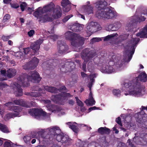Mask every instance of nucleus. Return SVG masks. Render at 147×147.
I'll return each mask as SVG.
<instances>
[{
    "mask_svg": "<svg viewBox=\"0 0 147 147\" xmlns=\"http://www.w3.org/2000/svg\"><path fill=\"white\" fill-rule=\"evenodd\" d=\"M94 52H91L86 55H82V58L84 62L89 61L87 66V69L90 72H92L98 67L100 69L101 72L104 73L111 74L115 72L117 70H120L122 64L119 60L118 57L115 55H110L109 58L110 60L107 62L105 57H94Z\"/></svg>",
    "mask_w": 147,
    "mask_h": 147,
    "instance_id": "1",
    "label": "nucleus"
},
{
    "mask_svg": "<svg viewBox=\"0 0 147 147\" xmlns=\"http://www.w3.org/2000/svg\"><path fill=\"white\" fill-rule=\"evenodd\" d=\"M147 75L144 71L141 72L137 78L129 81L124 82L122 85L121 90L125 91V95H131L136 96H142L145 93V88L141 86L138 84L139 81L144 82L146 81Z\"/></svg>",
    "mask_w": 147,
    "mask_h": 147,
    "instance_id": "2",
    "label": "nucleus"
},
{
    "mask_svg": "<svg viewBox=\"0 0 147 147\" xmlns=\"http://www.w3.org/2000/svg\"><path fill=\"white\" fill-rule=\"evenodd\" d=\"M38 73L36 71L31 72L28 76L26 74L20 75L17 79V83L13 85V89L15 91L14 93L16 96H20L22 95V91L20 87L28 86L29 84L27 81H30L35 82H38L41 80Z\"/></svg>",
    "mask_w": 147,
    "mask_h": 147,
    "instance_id": "3",
    "label": "nucleus"
},
{
    "mask_svg": "<svg viewBox=\"0 0 147 147\" xmlns=\"http://www.w3.org/2000/svg\"><path fill=\"white\" fill-rule=\"evenodd\" d=\"M117 0H112V2H115ZM108 0L97 1L94 4L95 7L97 9L95 15L98 18L107 19H111L115 17L116 14L110 8L107 7Z\"/></svg>",
    "mask_w": 147,
    "mask_h": 147,
    "instance_id": "4",
    "label": "nucleus"
},
{
    "mask_svg": "<svg viewBox=\"0 0 147 147\" xmlns=\"http://www.w3.org/2000/svg\"><path fill=\"white\" fill-rule=\"evenodd\" d=\"M40 131L42 133H48L53 137L55 138L57 141L61 142L65 147L68 146L71 143V140L67 135L61 132V129L58 126H52L47 129H41Z\"/></svg>",
    "mask_w": 147,
    "mask_h": 147,
    "instance_id": "5",
    "label": "nucleus"
},
{
    "mask_svg": "<svg viewBox=\"0 0 147 147\" xmlns=\"http://www.w3.org/2000/svg\"><path fill=\"white\" fill-rule=\"evenodd\" d=\"M57 8V10L55 9L54 11L52 16H51V15L49 14L42 15L44 13L41 7H39L36 9L34 12L33 14L41 23L51 22L54 19L58 18L61 16L62 11L61 9L59 7H58Z\"/></svg>",
    "mask_w": 147,
    "mask_h": 147,
    "instance_id": "6",
    "label": "nucleus"
},
{
    "mask_svg": "<svg viewBox=\"0 0 147 147\" xmlns=\"http://www.w3.org/2000/svg\"><path fill=\"white\" fill-rule=\"evenodd\" d=\"M81 74L84 79L85 80L87 78L89 80L87 86L89 88L90 92L88 98L85 101V102L88 106H92L94 105L95 103V101L92 96L91 88L94 82V78L96 77L97 74H91L90 75L89 77L87 74L82 72H81Z\"/></svg>",
    "mask_w": 147,
    "mask_h": 147,
    "instance_id": "7",
    "label": "nucleus"
},
{
    "mask_svg": "<svg viewBox=\"0 0 147 147\" xmlns=\"http://www.w3.org/2000/svg\"><path fill=\"white\" fill-rule=\"evenodd\" d=\"M5 105L7 107L8 110L13 111V112L8 113L5 115V120H8L14 117H20L21 115V112L22 109L20 107L13 106V103L11 102L5 103Z\"/></svg>",
    "mask_w": 147,
    "mask_h": 147,
    "instance_id": "8",
    "label": "nucleus"
},
{
    "mask_svg": "<svg viewBox=\"0 0 147 147\" xmlns=\"http://www.w3.org/2000/svg\"><path fill=\"white\" fill-rule=\"evenodd\" d=\"M5 105L7 107L8 110L13 111V112L8 113L5 115V120H8L14 117H20L21 115V112L22 109L20 107L13 106V103L11 102L5 103Z\"/></svg>",
    "mask_w": 147,
    "mask_h": 147,
    "instance_id": "9",
    "label": "nucleus"
},
{
    "mask_svg": "<svg viewBox=\"0 0 147 147\" xmlns=\"http://www.w3.org/2000/svg\"><path fill=\"white\" fill-rule=\"evenodd\" d=\"M65 38L71 40V44L73 47L77 48L82 45L84 41V38L80 37L78 34L68 31L65 34Z\"/></svg>",
    "mask_w": 147,
    "mask_h": 147,
    "instance_id": "10",
    "label": "nucleus"
},
{
    "mask_svg": "<svg viewBox=\"0 0 147 147\" xmlns=\"http://www.w3.org/2000/svg\"><path fill=\"white\" fill-rule=\"evenodd\" d=\"M139 40L140 39L138 38L132 39L130 41V46L129 47L128 49L126 52L127 56L124 59L125 61L128 62L131 60L134 53L136 45Z\"/></svg>",
    "mask_w": 147,
    "mask_h": 147,
    "instance_id": "11",
    "label": "nucleus"
},
{
    "mask_svg": "<svg viewBox=\"0 0 147 147\" xmlns=\"http://www.w3.org/2000/svg\"><path fill=\"white\" fill-rule=\"evenodd\" d=\"M142 15H145L147 16V10L144 11L142 15L138 17L136 16H133L131 17L129 23H127L125 26V29L127 31H131L133 30V25L132 24L137 22H140L144 21L146 20V18Z\"/></svg>",
    "mask_w": 147,
    "mask_h": 147,
    "instance_id": "12",
    "label": "nucleus"
},
{
    "mask_svg": "<svg viewBox=\"0 0 147 147\" xmlns=\"http://www.w3.org/2000/svg\"><path fill=\"white\" fill-rule=\"evenodd\" d=\"M28 112L31 115L35 118L39 119L49 118L50 115L49 113L47 114L41 109H30Z\"/></svg>",
    "mask_w": 147,
    "mask_h": 147,
    "instance_id": "13",
    "label": "nucleus"
},
{
    "mask_svg": "<svg viewBox=\"0 0 147 147\" xmlns=\"http://www.w3.org/2000/svg\"><path fill=\"white\" fill-rule=\"evenodd\" d=\"M43 102L45 103L46 106L48 109L51 111L52 112L57 113L58 115L59 116L65 114V113L64 111L61 108L51 105L50 100H44Z\"/></svg>",
    "mask_w": 147,
    "mask_h": 147,
    "instance_id": "14",
    "label": "nucleus"
},
{
    "mask_svg": "<svg viewBox=\"0 0 147 147\" xmlns=\"http://www.w3.org/2000/svg\"><path fill=\"white\" fill-rule=\"evenodd\" d=\"M43 88H44V90H42L39 88L38 86H36L34 90L36 91L38 90L39 91V93L37 92H32L30 93V95L33 97H37L41 95L42 93L43 94L45 93V90L52 93H55L59 91L55 87H49L48 86H44Z\"/></svg>",
    "mask_w": 147,
    "mask_h": 147,
    "instance_id": "15",
    "label": "nucleus"
},
{
    "mask_svg": "<svg viewBox=\"0 0 147 147\" xmlns=\"http://www.w3.org/2000/svg\"><path fill=\"white\" fill-rule=\"evenodd\" d=\"M70 96L69 93H66L64 92H62L61 95L52 96L51 100L55 103H59L62 104L63 103L62 102L63 100H65Z\"/></svg>",
    "mask_w": 147,
    "mask_h": 147,
    "instance_id": "16",
    "label": "nucleus"
},
{
    "mask_svg": "<svg viewBox=\"0 0 147 147\" xmlns=\"http://www.w3.org/2000/svg\"><path fill=\"white\" fill-rule=\"evenodd\" d=\"M142 110L140 112L136 114L135 115L136 121L140 123L145 121L147 117V115L144 113L147 112V107H145L142 106Z\"/></svg>",
    "mask_w": 147,
    "mask_h": 147,
    "instance_id": "17",
    "label": "nucleus"
},
{
    "mask_svg": "<svg viewBox=\"0 0 147 147\" xmlns=\"http://www.w3.org/2000/svg\"><path fill=\"white\" fill-rule=\"evenodd\" d=\"M1 74L0 79L1 80H6V77H12L16 75V72L15 69H9L7 71L5 70H1Z\"/></svg>",
    "mask_w": 147,
    "mask_h": 147,
    "instance_id": "18",
    "label": "nucleus"
},
{
    "mask_svg": "<svg viewBox=\"0 0 147 147\" xmlns=\"http://www.w3.org/2000/svg\"><path fill=\"white\" fill-rule=\"evenodd\" d=\"M66 125L70 128H71L73 131L76 133H77L79 131L77 127H81L86 126L87 127V129L90 130L91 129L90 127H88L87 125L84 124H78L76 122H68L65 123Z\"/></svg>",
    "mask_w": 147,
    "mask_h": 147,
    "instance_id": "19",
    "label": "nucleus"
},
{
    "mask_svg": "<svg viewBox=\"0 0 147 147\" xmlns=\"http://www.w3.org/2000/svg\"><path fill=\"white\" fill-rule=\"evenodd\" d=\"M39 61L37 58L34 57L31 61L24 65L23 66V68L25 70L34 69L37 66Z\"/></svg>",
    "mask_w": 147,
    "mask_h": 147,
    "instance_id": "20",
    "label": "nucleus"
},
{
    "mask_svg": "<svg viewBox=\"0 0 147 147\" xmlns=\"http://www.w3.org/2000/svg\"><path fill=\"white\" fill-rule=\"evenodd\" d=\"M98 23L96 22L92 21L89 22L87 24L86 29L87 33H88V36H90L92 33L97 30Z\"/></svg>",
    "mask_w": 147,
    "mask_h": 147,
    "instance_id": "21",
    "label": "nucleus"
},
{
    "mask_svg": "<svg viewBox=\"0 0 147 147\" xmlns=\"http://www.w3.org/2000/svg\"><path fill=\"white\" fill-rule=\"evenodd\" d=\"M54 4L52 3L48 5L45 6L42 9L44 13L46 12H49V13L47 15H51V16H52L55 10H57V9H58L57 8L58 7H59L61 10V7L59 6H57L54 9Z\"/></svg>",
    "mask_w": 147,
    "mask_h": 147,
    "instance_id": "22",
    "label": "nucleus"
},
{
    "mask_svg": "<svg viewBox=\"0 0 147 147\" xmlns=\"http://www.w3.org/2000/svg\"><path fill=\"white\" fill-rule=\"evenodd\" d=\"M43 39L40 38L38 40L32 43L30 45L31 49L34 51V54L37 55V52L40 48V45L43 42Z\"/></svg>",
    "mask_w": 147,
    "mask_h": 147,
    "instance_id": "23",
    "label": "nucleus"
},
{
    "mask_svg": "<svg viewBox=\"0 0 147 147\" xmlns=\"http://www.w3.org/2000/svg\"><path fill=\"white\" fill-rule=\"evenodd\" d=\"M93 7L90 5H84L82 7L80 11L81 13L85 15H89L93 13Z\"/></svg>",
    "mask_w": 147,
    "mask_h": 147,
    "instance_id": "24",
    "label": "nucleus"
},
{
    "mask_svg": "<svg viewBox=\"0 0 147 147\" xmlns=\"http://www.w3.org/2000/svg\"><path fill=\"white\" fill-rule=\"evenodd\" d=\"M70 2L68 0H63L61 3L62 6L63 7V10L65 12H67L70 9Z\"/></svg>",
    "mask_w": 147,
    "mask_h": 147,
    "instance_id": "25",
    "label": "nucleus"
},
{
    "mask_svg": "<svg viewBox=\"0 0 147 147\" xmlns=\"http://www.w3.org/2000/svg\"><path fill=\"white\" fill-rule=\"evenodd\" d=\"M117 34H113L109 35L104 37V40L105 41L109 42L110 43L113 44L114 42L115 37L117 36Z\"/></svg>",
    "mask_w": 147,
    "mask_h": 147,
    "instance_id": "26",
    "label": "nucleus"
},
{
    "mask_svg": "<svg viewBox=\"0 0 147 147\" xmlns=\"http://www.w3.org/2000/svg\"><path fill=\"white\" fill-rule=\"evenodd\" d=\"M136 35L140 38L147 37V25L141 31L137 34Z\"/></svg>",
    "mask_w": 147,
    "mask_h": 147,
    "instance_id": "27",
    "label": "nucleus"
},
{
    "mask_svg": "<svg viewBox=\"0 0 147 147\" xmlns=\"http://www.w3.org/2000/svg\"><path fill=\"white\" fill-rule=\"evenodd\" d=\"M14 102L16 105H19L24 107H28L30 106L27 105L26 101H23L22 100H15Z\"/></svg>",
    "mask_w": 147,
    "mask_h": 147,
    "instance_id": "28",
    "label": "nucleus"
},
{
    "mask_svg": "<svg viewBox=\"0 0 147 147\" xmlns=\"http://www.w3.org/2000/svg\"><path fill=\"white\" fill-rule=\"evenodd\" d=\"M37 133L36 132H32L31 134V136H26L24 138V139L26 143H28L31 139L34 138H36Z\"/></svg>",
    "mask_w": 147,
    "mask_h": 147,
    "instance_id": "29",
    "label": "nucleus"
},
{
    "mask_svg": "<svg viewBox=\"0 0 147 147\" xmlns=\"http://www.w3.org/2000/svg\"><path fill=\"white\" fill-rule=\"evenodd\" d=\"M66 69L67 71H70L71 70L74 69L75 67V65L74 63L70 62L69 63H67L64 66Z\"/></svg>",
    "mask_w": 147,
    "mask_h": 147,
    "instance_id": "30",
    "label": "nucleus"
},
{
    "mask_svg": "<svg viewBox=\"0 0 147 147\" xmlns=\"http://www.w3.org/2000/svg\"><path fill=\"white\" fill-rule=\"evenodd\" d=\"M98 132L102 134H108L110 132V130L106 127H100L98 129Z\"/></svg>",
    "mask_w": 147,
    "mask_h": 147,
    "instance_id": "31",
    "label": "nucleus"
},
{
    "mask_svg": "<svg viewBox=\"0 0 147 147\" xmlns=\"http://www.w3.org/2000/svg\"><path fill=\"white\" fill-rule=\"evenodd\" d=\"M68 48V46L67 45H61L60 46L59 52L61 54L66 53V52Z\"/></svg>",
    "mask_w": 147,
    "mask_h": 147,
    "instance_id": "32",
    "label": "nucleus"
},
{
    "mask_svg": "<svg viewBox=\"0 0 147 147\" xmlns=\"http://www.w3.org/2000/svg\"><path fill=\"white\" fill-rule=\"evenodd\" d=\"M0 130L3 132L8 133L9 132V130L6 126L0 123Z\"/></svg>",
    "mask_w": 147,
    "mask_h": 147,
    "instance_id": "33",
    "label": "nucleus"
},
{
    "mask_svg": "<svg viewBox=\"0 0 147 147\" xmlns=\"http://www.w3.org/2000/svg\"><path fill=\"white\" fill-rule=\"evenodd\" d=\"M113 24H111L108 25H107L105 27V29L107 31H114L116 29L113 28Z\"/></svg>",
    "mask_w": 147,
    "mask_h": 147,
    "instance_id": "34",
    "label": "nucleus"
},
{
    "mask_svg": "<svg viewBox=\"0 0 147 147\" xmlns=\"http://www.w3.org/2000/svg\"><path fill=\"white\" fill-rule=\"evenodd\" d=\"M112 93L113 94L117 97H119L120 96L121 92L120 90L119 89H113L112 90Z\"/></svg>",
    "mask_w": 147,
    "mask_h": 147,
    "instance_id": "35",
    "label": "nucleus"
},
{
    "mask_svg": "<svg viewBox=\"0 0 147 147\" xmlns=\"http://www.w3.org/2000/svg\"><path fill=\"white\" fill-rule=\"evenodd\" d=\"M116 122L121 126L120 127V129L122 130L124 132L125 131L126 129L121 127L122 126V124L121 123V118L120 117H118L116 119Z\"/></svg>",
    "mask_w": 147,
    "mask_h": 147,
    "instance_id": "36",
    "label": "nucleus"
},
{
    "mask_svg": "<svg viewBox=\"0 0 147 147\" xmlns=\"http://www.w3.org/2000/svg\"><path fill=\"white\" fill-rule=\"evenodd\" d=\"M113 28L116 29L114 31H116L118 30L121 26V24L119 22L114 23L113 24Z\"/></svg>",
    "mask_w": 147,
    "mask_h": 147,
    "instance_id": "37",
    "label": "nucleus"
},
{
    "mask_svg": "<svg viewBox=\"0 0 147 147\" xmlns=\"http://www.w3.org/2000/svg\"><path fill=\"white\" fill-rule=\"evenodd\" d=\"M61 142L58 141H55L51 145V147H61Z\"/></svg>",
    "mask_w": 147,
    "mask_h": 147,
    "instance_id": "38",
    "label": "nucleus"
},
{
    "mask_svg": "<svg viewBox=\"0 0 147 147\" xmlns=\"http://www.w3.org/2000/svg\"><path fill=\"white\" fill-rule=\"evenodd\" d=\"M8 86L5 83L3 82L0 83V90H5Z\"/></svg>",
    "mask_w": 147,
    "mask_h": 147,
    "instance_id": "39",
    "label": "nucleus"
},
{
    "mask_svg": "<svg viewBox=\"0 0 147 147\" xmlns=\"http://www.w3.org/2000/svg\"><path fill=\"white\" fill-rule=\"evenodd\" d=\"M102 40V38L96 37L93 38L91 40V42L93 43L98 42Z\"/></svg>",
    "mask_w": 147,
    "mask_h": 147,
    "instance_id": "40",
    "label": "nucleus"
},
{
    "mask_svg": "<svg viewBox=\"0 0 147 147\" xmlns=\"http://www.w3.org/2000/svg\"><path fill=\"white\" fill-rule=\"evenodd\" d=\"M27 5L26 4L25 2L22 3L20 5V7L22 11L24 10Z\"/></svg>",
    "mask_w": 147,
    "mask_h": 147,
    "instance_id": "41",
    "label": "nucleus"
},
{
    "mask_svg": "<svg viewBox=\"0 0 147 147\" xmlns=\"http://www.w3.org/2000/svg\"><path fill=\"white\" fill-rule=\"evenodd\" d=\"M75 98L77 104L80 107H83V102L79 99L78 97H76Z\"/></svg>",
    "mask_w": 147,
    "mask_h": 147,
    "instance_id": "42",
    "label": "nucleus"
},
{
    "mask_svg": "<svg viewBox=\"0 0 147 147\" xmlns=\"http://www.w3.org/2000/svg\"><path fill=\"white\" fill-rule=\"evenodd\" d=\"M83 29V27L82 26L79 24L78 26H77V27H76V28L75 29L76 30V31H74V32H78L79 31H80L82 30Z\"/></svg>",
    "mask_w": 147,
    "mask_h": 147,
    "instance_id": "43",
    "label": "nucleus"
},
{
    "mask_svg": "<svg viewBox=\"0 0 147 147\" xmlns=\"http://www.w3.org/2000/svg\"><path fill=\"white\" fill-rule=\"evenodd\" d=\"M79 24L78 23H75L72 25L71 27V29L72 31H76V28L77 26H78Z\"/></svg>",
    "mask_w": 147,
    "mask_h": 147,
    "instance_id": "44",
    "label": "nucleus"
},
{
    "mask_svg": "<svg viewBox=\"0 0 147 147\" xmlns=\"http://www.w3.org/2000/svg\"><path fill=\"white\" fill-rule=\"evenodd\" d=\"M10 16L9 14H6L3 18V22H7L10 18Z\"/></svg>",
    "mask_w": 147,
    "mask_h": 147,
    "instance_id": "45",
    "label": "nucleus"
},
{
    "mask_svg": "<svg viewBox=\"0 0 147 147\" xmlns=\"http://www.w3.org/2000/svg\"><path fill=\"white\" fill-rule=\"evenodd\" d=\"M73 16L72 15H70L68 16H67L66 17H65L64 19H63V21L64 22H66L69 19H70L71 17H72Z\"/></svg>",
    "mask_w": 147,
    "mask_h": 147,
    "instance_id": "46",
    "label": "nucleus"
},
{
    "mask_svg": "<svg viewBox=\"0 0 147 147\" xmlns=\"http://www.w3.org/2000/svg\"><path fill=\"white\" fill-rule=\"evenodd\" d=\"M10 4L12 8H17L19 7V5L17 3H11Z\"/></svg>",
    "mask_w": 147,
    "mask_h": 147,
    "instance_id": "47",
    "label": "nucleus"
},
{
    "mask_svg": "<svg viewBox=\"0 0 147 147\" xmlns=\"http://www.w3.org/2000/svg\"><path fill=\"white\" fill-rule=\"evenodd\" d=\"M10 38V36H3L2 37V38L4 41H7Z\"/></svg>",
    "mask_w": 147,
    "mask_h": 147,
    "instance_id": "48",
    "label": "nucleus"
},
{
    "mask_svg": "<svg viewBox=\"0 0 147 147\" xmlns=\"http://www.w3.org/2000/svg\"><path fill=\"white\" fill-rule=\"evenodd\" d=\"M34 30H32L28 32V34L29 37H31L33 36L34 34Z\"/></svg>",
    "mask_w": 147,
    "mask_h": 147,
    "instance_id": "49",
    "label": "nucleus"
},
{
    "mask_svg": "<svg viewBox=\"0 0 147 147\" xmlns=\"http://www.w3.org/2000/svg\"><path fill=\"white\" fill-rule=\"evenodd\" d=\"M26 102L27 103V105H28L30 106L29 107H30L31 106H32L33 107H35L37 105L36 103L33 101H32L31 102V105H30L29 104V102Z\"/></svg>",
    "mask_w": 147,
    "mask_h": 147,
    "instance_id": "50",
    "label": "nucleus"
},
{
    "mask_svg": "<svg viewBox=\"0 0 147 147\" xmlns=\"http://www.w3.org/2000/svg\"><path fill=\"white\" fill-rule=\"evenodd\" d=\"M50 37L51 39L54 40H55L56 39H57L58 37V36L55 34L51 35Z\"/></svg>",
    "mask_w": 147,
    "mask_h": 147,
    "instance_id": "51",
    "label": "nucleus"
},
{
    "mask_svg": "<svg viewBox=\"0 0 147 147\" xmlns=\"http://www.w3.org/2000/svg\"><path fill=\"white\" fill-rule=\"evenodd\" d=\"M24 52L25 54H27L30 50V48L28 47L27 48L24 49Z\"/></svg>",
    "mask_w": 147,
    "mask_h": 147,
    "instance_id": "52",
    "label": "nucleus"
},
{
    "mask_svg": "<svg viewBox=\"0 0 147 147\" xmlns=\"http://www.w3.org/2000/svg\"><path fill=\"white\" fill-rule=\"evenodd\" d=\"M78 142H77L76 144V145L77 146H79L80 147H83L82 146V144H80V143L81 144L82 143V144H83L84 143H85V142H81V141L80 140H78Z\"/></svg>",
    "mask_w": 147,
    "mask_h": 147,
    "instance_id": "53",
    "label": "nucleus"
},
{
    "mask_svg": "<svg viewBox=\"0 0 147 147\" xmlns=\"http://www.w3.org/2000/svg\"><path fill=\"white\" fill-rule=\"evenodd\" d=\"M82 68L84 71H86V63L85 62L84 63L82 64Z\"/></svg>",
    "mask_w": 147,
    "mask_h": 147,
    "instance_id": "54",
    "label": "nucleus"
},
{
    "mask_svg": "<svg viewBox=\"0 0 147 147\" xmlns=\"http://www.w3.org/2000/svg\"><path fill=\"white\" fill-rule=\"evenodd\" d=\"M77 15L78 17H79L85 20V17L83 15L79 13Z\"/></svg>",
    "mask_w": 147,
    "mask_h": 147,
    "instance_id": "55",
    "label": "nucleus"
},
{
    "mask_svg": "<svg viewBox=\"0 0 147 147\" xmlns=\"http://www.w3.org/2000/svg\"><path fill=\"white\" fill-rule=\"evenodd\" d=\"M96 109V107L94 106L92 107H91L89 108L88 109L89 112H90L91 111L93 110H95Z\"/></svg>",
    "mask_w": 147,
    "mask_h": 147,
    "instance_id": "56",
    "label": "nucleus"
},
{
    "mask_svg": "<svg viewBox=\"0 0 147 147\" xmlns=\"http://www.w3.org/2000/svg\"><path fill=\"white\" fill-rule=\"evenodd\" d=\"M11 0H3V2L5 4L10 3V2Z\"/></svg>",
    "mask_w": 147,
    "mask_h": 147,
    "instance_id": "57",
    "label": "nucleus"
},
{
    "mask_svg": "<svg viewBox=\"0 0 147 147\" xmlns=\"http://www.w3.org/2000/svg\"><path fill=\"white\" fill-rule=\"evenodd\" d=\"M113 130L115 131V133L116 134H118L119 132V131L117 130L116 129V127L115 126L113 128Z\"/></svg>",
    "mask_w": 147,
    "mask_h": 147,
    "instance_id": "58",
    "label": "nucleus"
},
{
    "mask_svg": "<svg viewBox=\"0 0 147 147\" xmlns=\"http://www.w3.org/2000/svg\"><path fill=\"white\" fill-rule=\"evenodd\" d=\"M66 88L64 86H62L61 87V91H63L65 90H66Z\"/></svg>",
    "mask_w": 147,
    "mask_h": 147,
    "instance_id": "59",
    "label": "nucleus"
},
{
    "mask_svg": "<svg viewBox=\"0 0 147 147\" xmlns=\"http://www.w3.org/2000/svg\"><path fill=\"white\" fill-rule=\"evenodd\" d=\"M3 140H5V139L0 138V146L3 144Z\"/></svg>",
    "mask_w": 147,
    "mask_h": 147,
    "instance_id": "60",
    "label": "nucleus"
},
{
    "mask_svg": "<svg viewBox=\"0 0 147 147\" xmlns=\"http://www.w3.org/2000/svg\"><path fill=\"white\" fill-rule=\"evenodd\" d=\"M8 44L10 45H12L13 44V42L11 40H9L8 41Z\"/></svg>",
    "mask_w": 147,
    "mask_h": 147,
    "instance_id": "61",
    "label": "nucleus"
},
{
    "mask_svg": "<svg viewBox=\"0 0 147 147\" xmlns=\"http://www.w3.org/2000/svg\"><path fill=\"white\" fill-rule=\"evenodd\" d=\"M32 140L31 141V142L32 144H33L36 141V139H34V138H33V139L32 138Z\"/></svg>",
    "mask_w": 147,
    "mask_h": 147,
    "instance_id": "62",
    "label": "nucleus"
},
{
    "mask_svg": "<svg viewBox=\"0 0 147 147\" xmlns=\"http://www.w3.org/2000/svg\"><path fill=\"white\" fill-rule=\"evenodd\" d=\"M69 104L73 105L74 103V102L72 100H70L69 101Z\"/></svg>",
    "mask_w": 147,
    "mask_h": 147,
    "instance_id": "63",
    "label": "nucleus"
},
{
    "mask_svg": "<svg viewBox=\"0 0 147 147\" xmlns=\"http://www.w3.org/2000/svg\"><path fill=\"white\" fill-rule=\"evenodd\" d=\"M34 9V7H32V8H29L28 9L29 11H33V10Z\"/></svg>",
    "mask_w": 147,
    "mask_h": 147,
    "instance_id": "64",
    "label": "nucleus"
}]
</instances>
